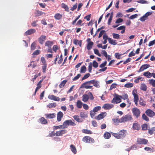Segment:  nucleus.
I'll return each instance as SVG.
<instances>
[{
	"mask_svg": "<svg viewBox=\"0 0 155 155\" xmlns=\"http://www.w3.org/2000/svg\"><path fill=\"white\" fill-rule=\"evenodd\" d=\"M104 136L105 139H108L111 137V134L108 132H106L104 135Z\"/></svg>",
	"mask_w": 155,
	"mask_h": 155,
	"instance_id": "obj_30",
	"label": "nucleus"
},
{
	"mask_svg": "<svg viewBox=\"0 0 155 155\" xmlns=\"http://www.w3.org/2000/svg\"><path fill=\"white\" fill-rule=\"evenodd\" d=\"M67 122L68 124V126H75L76 124L74 122V120H67Z\"/></svg>",
	"mask_w": 155,
	"mask_h": 155,
	"instance_id": "obj_25",
	"label": "nucleus"
},
{
	"mask_svg": "<svg viewBox=\"0 0 155 155\" xmlns=\"http://www.w3.org/2000/svg\"><path fill=\"white\" fill-rule=\"evenodd\" d=\"M106 112H103L97 115V120H100L104 118L106 115Z\"/></svg>",
	"mask_w": 155,
	"mask_h": 155,
	"instance_id": "obj_17",
	"label": "nucleus"
},
{
	"mask_svg": "<svg viewBox=\"0 0 155 155\" xmlns=\"http://www.w3.org/2000/svg\"><path fill=\"white\" fill-rule=\"evenodd\" d=\"M108 41L109 43L111 45H115L117 44L116 41L115 40H113L110 38H108Z\"/></svg>",
	"mask_w": 155,
	"mask_h": 155,
	"instance_id": "obj_27",
	"label": "nucleus"
},
{
	"mask_svg": "<svg viewBox=\"0 0 155 155\" xmlns=\"http://www.w3.org/2000/svg\"><path fill=\"white\" fill-rule=\"evenodd\" d=\"M62 8H64L65 10L67 11H68V10L69 8L68 6L64 3H62Z\"/></svg>",
	"mask_w": 155,
	"mask_h": 155,
	"instance_id": "obj_53",
	"label": "nucleus"
},
{
	"mask_svg": "<svg viewBox=\"0 0 155 155\" xmlns=\"http://www.w3.org/2000/svg\"><path fill=\"white\" fill-rule=\"evenodd\" d=\"M112 120L114 123L115 124H118L119 123H121L120 119H119L118 118H115L113 119Z\"/></svg>",
	"mask_w": 155,
	"mask_h": 155,
	"instance_id": "obj_41",
	"label": "nucleus"
},
{
	"mask_svg": "<svg viewBox=\"0 0 155 155\" xmlns=\"http://www.w3.org/2000/svg\"><path fill=\"white\" fill-rule=\"evenodd\" d=\"M54 17L56 20H59L62 18V15L59 13H56L55 14Z\"/></svg>",
	"mask_w": 155,
	"mask_h": 155,
	"instance_id": "obj_23",
	"label": "nucleus"
},
{
	"mask_svg": "<svg viewBox=\"0 0 155 155\" xmlns=\"http://www.w3.org/2000/svg\"><path fill=\"white\" fill-rule=\"evenodd\" d=\"M114 107V105L111 104H106L102 106V108L105 110H109Z\"/></svg>",
	"mask_w": 155,
	"mask_h": 155,
	"instance_id": "obj_10",
	"label": "nucleus"
},
{
	"mask_svg": "<svg viewBox=\"0 0 155 155\" xmlns=\"http://www.w3.org/2000/svg\"><path fill=\"white\" fill-rule=\"evenodd\" d=\"M48 98L51 100L56 101H59L60 99L58 97H56L53 95H49L48 97Z\"/></svg>",
	"mask_w": 155,
	"mask_h": 155,
	"instance_id": "obj_14",
	"label": "nucleus"
},
{
	"mask_svg": "<svg viewBox=\"0 0 155 155\" xmlns=\"http://www.w3.org/2000/svg\"><path fill=\"white\" fill-rule=\"evenodd\" d=\"M86 71V67L83 65L81 67L80 72L81 73H85Z\"/></svg>",
	"mask_w": 155,
	"mask_h": 155,
	"instance_id": "obj_42",
	"label": "nucleus"
},
{
	"mask_svg": "<svg viewBox=\"0 0 155 155\" xmlns=\"http://www.w3.org/2000/svg\"><path fill=\"white\" fill-rule=\"evenodd\" d=\"M67 81L65 80H64L62 81L59 85V87L60 88H62L64 87Z\"/></svg>",
	"mask_w": 155,
	"mask_h": 155,
	"instance_id": "obj_35",
	"label": "nucleus"
},
{
	"mask_svg": "<svg viewBox=\"0 0 155 155\" xmlns=\"http://www.w3.org/2000/svg\"><path fill=\"white\" fill-rule=\"evenodd\" d=\"M80 116L81 117L85 118L87 117V114L85 113L81 112L80 113Z\"/></svg>",
	"mask_w": 155,
	"mask_h": 155,
	"instance_id": "obj_51",
	"label": "nucleus"
},
{
	"mask_svg": "<svg viewBox=\"0 0 155 155\" xmlns=\"http://www.w3.org/2000/svg\"><path fill=\"white\" fill-rule=\"evenodd\" d=\"M39 120L42 124H47V120L44 117H41L39 119Z\"/></svg>",
	"mask_w": 155,
	"mask_h": 155,
	"instance_id": "obj_24",
	"label": "nucleus"
},
{
	"mask_svg": "<svg viewBox=\"0 0 155 155\" xmlns=\"http://www.w3.org/2000/svg\"><path fill=\"white\" fill-rule=\"evenodd\" d=\"M63 124L64 126V128H67L68 127V126L67 120H66L65 121H64L63 122Z\"/></svg>",
	"mask_w": 155,
	"mask_h": 155,
	"instance_id": "obj_54",
	"label": "nucleus"
},
{
	"mask_svg": "<svg viewBox=\"0 0 155 155\" xmlns=\"http://www.w3.org/2000/svg\"><path fill=\"white\" fill-rule=\"evenodd\" d=\"M93 44V42H89L88 43L87 45V49L88 50H89L92 48Z\"/></svg>",
	"mask_w": 155,
	"mask_h": 155,
	"instance_id": "obj_37",
	"label": "nucleus"
},
{
	"mask_svg": "<svg viewBox=\"0 0 155 155\" xmlns=\"http://www.w3.org/2000/svg\"><path fill=\"white\" fill-rule=\"evenodd\" d=\"M107 63L106 61H105L103 63H102L99 66V67L102 68L101 69L99 70V71L100 72L105 71L107 69V67H105Z\"/></svg>",
	"mask_w": 155,
	"mask_h": 155,
	"instance_id": "obj_8",
	"label": "nucleus"
},
{
	"mask_svg": "<svg viewBox=\"0 0 155 155\" xmlns=\"http://www.w3.org/2000/svg\"><path fill=\"white\" fill-rule=\"evenodd\" d=\"M113 17V12H112L110 14L109 18L108 19L107 24L108 25H110L111 22V21Z\"/></svg>",
	"mask_w": 155,
	"mask_h": 155,
	"instance_id": "obj_46",
	"label": "nucleus"
},
{
	"mask_svg": "<svg viewBox=\"0 0 155 155\" xmlns=\"http://www.w3.org/2000/svg\"><path fill=\"white\" fill-rule=\"evenodd\" d=\"M138 16V15L137 14H135L131 15V16H130L129 17V18L130 19H134V18H136Z\"/></svg>",
	"mask_w": 155,
	"mask_h": 155,
	"instance_id": "obj_60",
	"label": "nucleus"
},
{
	"mask_svg": "<svg viewBox=\"0 0 155 155\" xmlns=\"http://www.w3.org/2000/svg\"><path fill=\"white\" fill-rule=\"evenodd\" d=\"M149 84L153 87H155V79H149L148 80Z\"/></svg>",
	"mask_w": 155,
	"mask_h": 155,
	"instance_id": "obj_31",
	"label": "nucleus"
},
{
	"mask_svg": "<svg viewBox=\"0 0 155 155\" xmlns=\"http://www.w3.org/2000/svg\"><path fill=\"white\" fill-rule=\"evenodd\" d=\"M146 114L150 117H152L155 115V112L150 109H147L145 111Z\"/></svg>",
	"mask_w": 155,
	"mask_h": 155,
	"instance_id": "obj_7",
	"label": "nucleus"
},
{
	"mask_svg": "<svg viewBox=\"0 0 155 155\" xmlns=\"http://www.w3.org/2000/svg\"><path fill=\"white\" fill-rule=\"evenodd\" d=\"M40 53V51L38 50H36L34 51L32 54L33 55H37Z\"/></svg>",
	"mask_w": 155,
	"mask_h": 155,
	"instance_id": "obj_64",
	"label": "nucleus"
},
{
	"mask_svg": "<svg viewBox=\"0 0 155 155\" xmlns=\"http://www.w3.org/2000/svg\"><path fill=\"white\" fill-rule=\"evenodd\" d=\"M121 122L122 123H125L126 122L131 121L132 120L133 118L131 115L129 114H127L123 116L121 118Z\"/></svg>",
	"mask_w": 155,
	"mask_h": 155,
	"instance_id": "obj_2",
	"label": "nucleus"
},
{
	"mask_svg": "<svg viewBox=\"0 0 155 155\" xmlns=\"http://www.w3.org/2000/svg\"><path fill=\"white\" fill-rule=\"evenodd\" d=\"M38 21V20H36L33 21L31 24V25L33 27H35L37 25V22Z\"/></svg>",
	"mask_w": 155,
	"mask_h": 155,
	"instance_id": "obj_58",
	"label": "nucleus"
},
{
	"mask_svg": "<svg viewBox=\"0 0 155 155\" xmlns=\"http://www.w3.org/2000/svg\"><path fill=\"white\" fill-rule=\"evenodd\" d=\"M150 67V65L148 64H144L142 65L140 68L138 72H140L143 71L144 70Z\"/></svg>",
	"mask_w": 155,
	"mask_h": 155,
	"instance_id": "obj_12",
	"label": "nucleus"
},
{
	"mask_svg": "<svg viewBox=\"0 0 155 155\" xmlns=\"http://www.w3.org/2000/svg\"><path fill=\"white\" fill-rule=\"evenodd\" d=\"M43 14H45V13H43L42 12L38 10H37L35 12V17L39 16L42 15Z\"/></svg>",
	"mask_w": 155,
	"mask_h": 155,
	"instance_id": "obj_28",
	"label": "nucleus"
},
{
	"mask_svg": "<svg viewBox=\"0 0 155 155\" xmlns=\"http://www.w3.org/2000/svg\"><path fill=\"white\" fill-rule=\"evenodd\" d=\"M47 64H43V66H42V72L44 73H45L46 72L47 69Z\"/></svg>",
	"mask_w": 155,
	"mask_h": 155,
	"instance_id": "obj_49",
	"label": "nucleus"
},
{
	"mask_svg": "<svg viewBox=\"0 0 155 155\" xmlns=\"http://www.w3.org/2000/svg\"><path fill=\"white\" fill-rule=\"evenodd\" d=\"M139 104L142 106L144 107L146 105V102L142 98H140L139 101Z\"/></svg>",
	"mask_w": 155,
	"mask_h": 155,
	"instance_id": "obj_36",
	"label": "nucleus"
},
{
	"mask_svg": "<svg viewBox=\"0 0 155 155\" xmlns=\"http://www.w3.org/2000/svg\"><path fill=\"white\" fill-rule=\"evenodd\" d=\"M148 125L146 124H143L141 126L142 129L143 130H147Z\"/></svg>",
	"mask_w": 155,
	"mask_h": 155,
	"instance_id": "obj_50",
	"label": "nucleus"
},
{
	"mask_svg": "<svg viewBox=\"0 0 155 155\" xmlns=\"http://www.w3.org/2000/svg\"><path fill=\"white\" fill-rule=\"evenodd\" d=\"M127 133L126 130H120L119 132V135L120 136V138H123L126 135Z\"/></svg>",
	"mask_w": 155,
	"mask_h": 155,
	"instance_id": "obj_16",
	"label": "nucleus"
},
{
	"mask_svg": "<svg viewBox=\"0 0 155 155\" xmlns=\"http://www.w3.org/2000/svg\"><path fill=\"white\" fill-rule=\"evenodd\" d=\"M47 118L52 119L55 117L56 115L54 114H47L45 115Z\"/></svg>",
	"mask_w": 155,
	"mask_h": 155,
	"instance_id": "obj_21",
	"label": "nucleus"
},
{
	"mask_svg": "<svg viewBox=\"0 0 155 155\" xmlns=\"http://www.w3.org/2000/svg\"><path fill=\"white\" fill-rule=\"evenodd\" d=\"M36 43L35 42H33L31 45V49L32 50H34L35 48Z\"/></svg>",
	"mask_w": 155,
	"mask_h": 155,
	"instance_id": "obj_59",
	"label": "nucleus"
},
{
	"mask_svg": "<svg viewBox=\"0 0 155 155\" xmlns=\"http://www.w3.org/2000/svg\"><path fill=\"white\" fill-rule=\"evenodd\" d=\"M147 18L146 16H145L144 15L140 18V20L142 21H143L146 20Z\"/></svg>",
	"mask_w": 155,
	"mask_h": 155,
	"instance_id": "obj_57",
	"label": "nucleus"
},
{
	"mask_svg": "<svg viewBox=\"0 0 155 155\" xmlns=\"http://www.w3.org/2000/svg\"><path fill=\"white\" fill-rule=\"evenodd\" d=\"M97 82L96 81L94 80L90 81L84 82L83 84H82V85L83 87H84L86 89L91 88L92 87V86H89L86 85V84H94V85L95 86H96V85L97 86V85L96 84V83Z\"/></svg>",
	"mask_w": 155,
	"mask_h": 155,
	"instance_id": "obj_1",
	"label": "nucleus"
},
{
	"mask_svg": "<svg viewBox=\"0 0 155 155\" xmlns=\"http://www.w3.org/2000/svg\"><path fill=\"white\" fill-rule=\"evenodd\" d=\"M97 112V107H95L93 110H91L90 111V115L92 118H95V115Z\"/></svg>",
	"mask_w": 155,
	"mask_h": 155,
	"instance_id": "obj_11",
	"label": "nucleus"
},
{
	"mask_svg": "<svg viewBox=\"0 0 155 155\" xmlns=\"http://www.w3.org/2000/svg\"><path fill=\"white\" fill-rule=\"evenodd\" d=\"M148 142L147 140L144 138H138L137 140V143L139 144H146Z\"/></svg>",
	"mask_w": 155,
	"mask_h": 155,
	"instance_id": "obj_6",
	"label": "nucleus"
},
{
	"mask_svg": "<svg viewBox=\"0 0 155 155\" xmlns=\"http://www.w3.org/2000/svg\"><path fill=\"white\" fill-rule=\"evenodd\" d=\"M81 75L80 74H78V75L75 76L73 79V81L77 80L81 76Z\"/></svg>",
	"mask_w": 155,
	"mask_h": 155,
	"instance_id": "obj_62",
	"label": "nucleus"
},
{
	"mask_svg": "<svg viewBox=\"0 0 155 155\" xmlns=\"http://www.w3.org/2000/svg\"><path fill=\"white\" fill-rule=\"evenodd\" d=\"M77 107L79 108H81L82 107V103L80 100H78L77 102Z\"/></svg>",
	"mask_w": 155,
	"mask_h": 155,
	"instance_id": "obj_39",
	"label": "nucleus"
},
{
	"mask_svg": "<svg viewBox=\"0 0 155 155\" xmlns=\"http://www.w3.org/2000/svg\"><path fill=\"white\" fill-rule=\"evenodd\" d=\"M121 102V100L120 95L115 94L114 96L111 101V102L114 104H118Z\"/></svg>",
	"mask_w": 155,
	"mask_h": 155,
	"instance_id": "obj_3",
	"label": "nucleus"
},
{
	"mask_svg": "<svg viewBox=\"0 0 155 155\" xmlns=\"http://www.w3.org/2000/svg\"><path fill=\"white\" fill-rule=\"evenodd\" d=\"M121 55L119 53H116L115 54V56L116 58L119 59L121 58L120 56Z\"/></svg>",
	"mask_w": 155,
	"mask_h": 155,
	"instance_id": "obj_55",
	"label": "nucleus"
},
{
	"mask_svg": "<svg viewBox=\"0 0 155 155\" xmlns=\"http://www.w3.org/2000/svg\"><path fill=\"white\" fill-rule=\"evenodd\" d=\"M132 94L134 96V101L136 106L138 105V102L139 100L138 95L135 93L134 90L132 91Z\"/></svg>",
	"mask_w": 155,
	"mask_h": 155,
	"instance_id": "obj_9",
	"label": "nucleus"
},
{
	"mask_svg": "<svg viewBox=\"0 0 155 155\" xmlns=\"http://www.w3.org/2000/svg\"><path fill=\"white\" fill-rule=\"evenodd\" d=\"M133 128L134 130H139L140 128L139 124L137 123H134L133 125Z\"/></svg>",
	"mask_w": 155,
	"mask_h": 155,
	"instance_id": "obj_20",
	"label": "nucleus"
},
{
	"mask_svg": "<svg viewBox=\"0 0 155 155\" xmlns=\"http://www.w3.org/2000/svg\"><path fill=\"white\" fill-rule=\"evenodd\" d=\"M73 118L78 122L80 123L83 121V120L80 118L79 116L78 115H74L73 116Z\"/></svg>",
	"mask_w": 155,
	"mask_h": 155,
	"instance_id": "obj_22",
	"label": "nucleus"
},
{
	"mask_svg": "<svg viewBox=\"0 0 155 155\" xmlns=\"http://www.w3.org/2000/svg\"><path fill=\"white\" fill-rule=\"evenodd\" d=\"M133 86V84L131 83H128L125 84L124 86L127 88L131 87Z\"/></svg>",
	"mask_w": 155,
	"mask_h": 155,
	"instance_id": "obj_48",
	"label": "nucleus"
},
{
	"mask_svg": "<svg viewBox=\"0 0 155 155\" xmlns=\"http://www.w3.org/2000/svg\"><path fill=\"white\" fill-rule=\"evenodd\" d=\"M113 38L116 39H119L120 38V35L118 34L113 33L112 34Z\"/></svg>",
	"mask_w": 155,
	"mask_h": 155,
	"instance_id": "obj_44",
	"label": "nucleus"
},
{
	"mask_svg": "<svg viewBox=\"0 0 155 155\" xmlns=\"http://www.w3.org/2000/svg\"><path fill=\"white\" fill-rule=\"evenodd\" d=\"M89 99L88 95L87 94H84L82 96V101L84 102L87 101Z\"/></svg>",
	"mask_w": 155,
	"mask_h": 155,
	"instance_id": "obj_26",
	"label": "nucleus"
},
{
	"mask_svg": "<svg viewBox=\"0 0 155 155\" xmlns=\"http://www.w3.org/2000/svg\"><path fill=\"white\" fill-rule=\"evenodd\" d=\"M63 114L61 111H59L58 113L57 116V120L58 121L60 122L62 118L63 117Z\"/></svg>",
	"mask_w": 155,
	"mask_h": 155,
	"instance_id": "obj_18",
	"label": "nucleus"
},
{
	"mask_svg": "<svg viewBox=\"0 0 155 155\" xmlns=\"http://www.w3.org/2000/svg\"><path fill=\"white\" fill-rule=\"evenodd\" d=\"M90 76V74L89 73L86 74L82 78V80L83 81L84 80L87 79L88 77H89Z\"/></svg>",
	"mask_w": 155,
	"mask_h": 155,
	"instance_id": "obj_56",
	"label": "nucleus"
},
{
	"mask_svg": "<svg viewBox=\"0 0 155 155\" xmlns=\"http://www.w3.org/2000/svg\"><path fill=\"white\" fill-rule=\"evenodd\" d=\"M143 75L149 78H151L152 76L151 73L148 71L144 72L143 74Z\"/></svg>",
	"mask_w": 155,
	"mask_h": 155,
	"instance_id": "obj_29",
	"label": "nucleus"
},
{
	"mask_svg": "<svg viewBox=\"0 0 155 155\" xmlns=\"http://www.w3.org/2000/svg\"><path fill=\"white\" fill-rule=\"evenodd\" d=\"M142 118L143 120L147 121H148L149 120V118L144 114L142 115Z\"/></svg>",
	"mask_w": 155,
	"mask_h": 155,
	"instance_id": "obj_47",
	"label": "nucleus"
},
{
	"mask_svg": "<svg viewBox=\"0 0 155 155\" xmlns=\"http://www.w3.org/2000/svg\"><path fill=\"white\" fill-rule=\"evenodd\" d=\"M140 89L143 91H146L147 89L146 85L144 84H141L140 86Z\"/></svg>",
	"mask_w": 155,
	"mask_h": 155,
	"instance_id": "obj_40",
	"label": "nucleus"
},
{
	"mask_svg": "<svg viewBox=\"0 0 155 155\" xmlns=\"http://www.w3.org/2000/svg\"><path fill=\"white\" fill-rule=\"evenodd\" d=\"M145 150L149 151H150V152H153V148H150L148 147H146L144 148Z\"/></svg>",
	"mask_w": 155,
	"mask_h": 155,
	"instance_id": "obj_45",
	"label": "nucleus"
},
{
	"mask_svg": "<svg viewBox=\"0 0 155 155\" xmlns=\"http://www.w3.org/2000/svg\"><path fill=\"white\" fill-rule=\"evenodd\" d=\"M155 44V39L153 40L152 41H150L148 44V46L149 47H150L152 45H154Z\"/></svg>",
	"mask_w": 155,
	"mask_h": 155,
	"instance_id": "obj_63",
	"label": "nucleus"
},
{
	"mask_svg": "<svg viewBox=\"0 0 155 155\" xmlns=\"http://www.w3.org/2000/svg\"><path fill=\"white\" fill-rule=\"evenodd\" d=\"M56 106V103H51L50 104H49L47 106V107L51 108H52V107H55Z\"/></svg>",
	"mask_w": 155,
	"mask_h": 155,
	"instance_id": "obj_34",
	"label": "nucleus"
},
{
	"mask_svg": "<svg viewBox=\"0 0 155 155\" xmlns=\"http://www.w3.org/2000/svg\"><path fill=\"white\" fill-rule=\"evenodd\" d=\"M71 148V151L74 154H76L77 153V150L76 148L74 146L73 144H71L70 146Z\"/></svg>",
	"mask_w": 155,
	"mask_h": 155,
	"instance_id": "obj_33",
	"label": "nucleus"
},
{
	"mask_svg": "<svg viewBox=\"0 0 155 155\" xmlns=\"http://www.w3.org/2000/svg\"><path fill=\"white\" fill-rule=\"evenodd\" d=\"M46 36L45 35H42L38 38V42L41 44L43 43L44 41L46 40Z\"/></svg>",
	"mask_w": 155,
	"mask_h": 155,
	"instance_id": "obj_19",
	"label": "nucleus"
},
{
	"mask_svg": "<svg viewBox=\"0 0 155 155\" xmlns=\"http://www.w3.org/2000/svg\"><path fill=\"white\" fill-rule=\"evenodd\" d=\"M88 95L89 98H90V100H92L94 99V97L91 92L88 93Z\"/></svg>",
	"mask_w": 155,
	"mask_h": 155,
	"instance_id": "obj_61",
	"label": "nucleus"
},
{
	"mask_svg": "<svg viewBox=\"0 0 155 155\" xmlns=\"http://www.w3.org/2000/svg\"><path fill=\"white\" fill-rule=\"evenodd\" d=\"M82 140L84 142L87 143H92L94 142V140L89 136L84 137Z\"/></svg>",
	"mask_w": 155,
	"mask_h": 155,
	"instance_id": "obj_4",
	"label": "nucleus"
},
{
	"mask_svg": "<svg viewBox=\"0 0 155 155\" xmlns=\"http://www.w3.org/2000/svg\"><path fill=\"white\" fill-rule=\"evenodd\" d=\"M35 32L36 30L35 29H30L25 32V35H29L35 33Z\"/></svg>",
	"mask_w": 155,
	"mask_h": 155,
	"instance_id": "obj_15",
	"label": "nucleus"
},
{
	"mask_svg": "<svg viewBox=\"0 0 155 155\" xmlns=\"http://www.w3.org/2000/svg\"><path fill=\"white\" fill-rule=\"evenodd\" d=\"M111 133L112 135L116 138L117 139H120V136H119V134L114 133L113 132H111Z\"/></svg>",
	"mask_w": 155,
	"mask_h": 155,
	"instance_id": "obj_52",
	"label": "nucleus"
},
{
	"mask_svg": "<svg viewBox=\"0 0 155 155\" xmlns=\"http://www.w3.org/2000/svg\"><path fill=\"white\" fill-rule=\"evenodd\" d=\"M53 44V42L52 41H47L45 44V45L46 46L50 47Z\"/></svg>",
	"mask_w": 155,
	"mask_h": 155,
	"instance_id": "obj_38",
	"label": "nucleus"
},
{
	"mask_svg": "<svg viewBox=\"0 0 155 155\" xmlns=\"http://www.w3.org/2000/svg\"><path fill=\"white\" fill-rule=\"evenodd\" d=\"M120 97L121 99L124 100H126L128 98V96L127 94H125L122 95H120Z\"/></svg>",
	"mask_w": 155,
	"mask_h": 155,
	"instance_id": "obj_43",
	"label": "nucleus"
},
{
	"mask_svg": "<svg viewBox=\"0 0 155 155\" xmlns=\"http://www.w3.org/2000/svg\"><path fill=\"white\" fill-rule=\"evenodd\" d=\"M82 132L84 133L87 134H92V132L91 130L87 129L82 130Z\"/></svg>",
	"mask_w": 155,
	"mask_h": 155,
	"instance_id": "obj_32",
	"label": "nucleus"
},
{
	"mask_svg": "<svg viewBox=\"0 0 155 155\" xmlns=\"http://www.w3.org/2000/svg\"><path fill=\"white\" fill-rule=\"evenodd\" d=\"M67 132V131L66 130L63 129L60 130L58 131H57L55 133L56 135L57 136H61L63 134L66 133Z\"/></svg>",
	"mask_w": 155,
	"mask_h": 155,
	"instance_id": "obj_13",
	"label": "nucleus"
},
{
	"mask_svg": "<svg viewBox=\"0 0 155 155\" xmlns=\"http://www.w3.org/2000/svg\"><path fill=\"white\" fill-rule=\"evenodd\" d=\"M132 112L134 115L137 118L139 117L140 113V110L137 108H133L132 109Z\"/></svg>",
	"mask_w": 155,
	"mask_h": 155,
	"instance_id": "obj_5",
	"label": "nucleus"
}]
</instances>
